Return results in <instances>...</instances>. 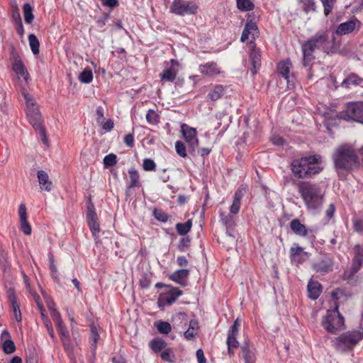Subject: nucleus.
<instances>
[{
    "mask_svg": "<svg viewBox=\"0 0 363 363\" xmlns=\"http://www.w3.org/2000/svg\"><path fill=\"white\" fill-rule=\"evenodd\" d=\"M331 296L334 300L335 308L327 311V314L323 318L322 323L327 331L335 333L337 331L342 329L344 326V318L339 313L338 308L340 304L347 300V296L339 289L334 290Z\"/></svg>",
    "mask_w": 363,
    "mask_h": 363,
    "instance_id": "nucleus-1",
    "label": "nucleus"
},
{
    "mask_svg": "<svg viewBox=\"0 0 363 363\" xmlns=\"http://www.w3.org/2000/svg\"><path fill=\"white\" fill-rule=\"evenodd\" d=\"M242 357L245 359V363L255 362V355L247 347H242Z\"/></svg>",
    "mask_w": 363,
    "mask_h": 363,
    "instance_id": "nucleus-40",
    "label": "nucleus"
},
{
    "mask_svg": "<svg viewBox=\"0 0 363 363\" xmlns=\"http://www.w3.org/2000/svg\"><path fill=\"white\" fill-rule=\"evenodd\" d=\"M236 335H228V351L230 354H233V350L238 347V342L236 340Z\"/></svg>",
    "mask_w": 363,
    "mask_h": 363,
    "instance_id": "nucleus-38",
    "label": "nucleus"
},
{
    "mask_svg": "<svg viewBox=\"0 0 363 363\" xmlns=\"http://www.w3.org/2000/svg\"><path fill=\"white\" fill-rule=\"evenodd\" d=\"M196 357L199 363H206V358L202 350L199 349L196 351Z\"/></svg>",
    "mask_w": 363,
    "mask_h": 363,
    "instance_id": "nucleus-60",
    "label": "nucleus"
},
{
    "mask_svg": "<svg viewBox=\"0 0 363 363\" xmlns=\"http://www.w3.org/2000/svg\"><path fill=\"white\" fill-rule=\"evenodd\" d=\"M342 85L345 87H350L352 85H361L363 86V79L358 77L355 74H352L343 80Z\"/></svg>",
    "mask_w": 363,
    "mask_h": 363,
    "instance_id": "nucleus-27",
    "label": "nucleus"
},
{
    "mask_svg": "<svg viewBox=\"0 0 363 363\" xmlns=\"http://www.w3.org/2000/svg\"><path fill=\"white\" fill-rule=\"evenodd\" d=\"M181 132L184 136L185 142L188 145L189 151L194 152L199 147V139L197 138L196 130L186 124H182L181 125Z\"/></svg>",
    "mask_w": 363,
    "mask_h": 363,
    "instance_id": "nucleus-10",
    "label": "nucleus"
},
{
    "mask_svg": "<svg viewBox=\"0 0 363 363\" xmlns=\"http://www.w3.org/2000/svg\"><path fill=\"white\" fill-rule=\"evenodd\" d=\"M302 252L303 249L299 246H296L291 248V254L293 257L299 255Z\"/></svg>",
    "mask_w": 363,
    "mask_h": 363,
    "instance_id": "nucleus-61",
    "label": "nucleus"
},
{
    "mask_svg": "<svg viewBox=\"0 0 363 363\" xmlns=\"http://www.w3.org/2000/svg\"><path fill=\"white\" fill-rule=\"evenodd\" d=\"M12 67L13 70L16 74L22 77L26 83L29 81V73L28 72L26 67L24 66L21 59L17 55L13 56L12 58Z\"/></svg>",
    "mask_w": 363,
    "mask_h": 363,
    "instance_id": "nucleus-15",
    "label": "nucleus"
},
{
    "mask_svg": "<svg viewBox=\"0 0 363 363\" xmlns=\"http://www.w3.org/2000/svg\"><path fill=\"white\" fill-rule=\"evenodd\" d=\"M354 28L355 22L353 21H350L340 24L336 29V33L340 35H346L353 31Z\"/></svg>",
    "mask_w": 363,
    "mask_h": 363,
    "instance_id": "nucleus-26",
    "label": "nucleus"
},
{
    "mask_svg": "<svg viewBox=\"0 0 363 363\" xmlns=\"http://www.w3.org/2000/svg\"><path fill=\"white\" fill-rule=\"evenodd\" d=\"M97 115V122L101 123L104 120V109L101 106H99L96 111Z\"/></svg>",
    "mask_w": 363,
    "mask_h": 363,
    "instance_id": "nucleus-62",
    "label": "nucleus"
},
{
    "mask_svg": "<svg viewBox=\"0 0 363 363\" xmlns=\"http://www.w3.org/2000/svg\"><path fill=\"white\" fill-rule=\"evenodd\" d=\"M308 291L309 297L313 299H317L321 292V285L317 281L311 280L308 284Z\"/></svg>",
    "mask_w": 363,
    "mask_h": 363,
    "instance_id": "nucleus-24",
    "label": "nucleus"
},
{
    "mask_svg": "<svg viewBox=\"0 0 363 363\" xmlns=\"http://www.w3.org/2000/svg\"><path fill=\"white\" fill-rule=\"evenodd\" d=\"M37 177L41 190L50 191L52 189V182L50 179L48 174L43 170H39Z\"/></svg>",
    "mask_w": 363,
    "mask_h": 363,
    "instance_id": "nucleus-22",
    "label": "nucleus"
},
{
    "mask_svg": "<svg viewBox=\"0 0 363 363\" xmlns=\"http://www.w3.org/2000/svg\"><path fill=\"white\" fill-rule=\"evenodd\" d=\"M245 191V189H240L235 192L233 202L230 208L231 214H236L239 212L240 208V201L244 196Z\"/></svg>",
    "mask_w": 363,
    "mask_h": 363,
    "instance_id": "nucleus-25",
    "label": "nucleus"
},
{
    "mask_svg": "<svg viewBox=\"0 0 363 363\" xmlns=\"http://www.w3.org/2000/svg\"><path fill=\"white\" fill-rule=\"evenodd\" d=\"M88 225L94 237H98V234L100 232L99 223H98V220L88 223Z\"/></svg>",
    "mask_w": 363,
    "mask_h": 363,
    "instance_id": "nucleus-50",
    "label": "nucleus"
},
{
    "mask_svg": "<svg viewBox=\"0 0 363 363\" xmlns=\"http://www.w3.org/2000/svg\"><path fill=\"white\" fill-rule=\"evenodd\" d=\"M170 63L171 67L165 68L160 74V78L162 81L173 82L179 72V62L174 60H171Z\"/></svg>",
    "mask_w": 363,
    "mask_h": 363,
    "instance_id": "nucleus-16",
    "label": "nucleus"
},
{
    "mask_svg": "<svg viewBox=\"0 0 363 363\" xmlns=\"http://www.w3.org/2000/svg\"><path fill=\"white\" fill-rule=\"evenodd\" d=\"M333 259L329 257H325L313 264V269L317 272L328 273L332 271Z\"/></svg>",
    "mask_w": 363,
    "mask_h": 363,
    "instance_id": "nucleus-19",
    "label": "nucleus"
},
{
    "mask_svg": "<svg viewBox=\"0 0 363 363\" xmlns=\"http://www.w3.org/2000/svg\"><path fill=\"white\" fill-rule=\"evenodd\" d=\"M291 67V63L289 60L281 62L278 65L279 72L287 80L288 82Z\"/></svg>",
    "mask_w": 363,
    "mask_h": 363,
    "instance_id": "nucleus-30",
    "label": "nucleus"
},
{
    "mask_svg": "<svg viewBox=\"0 0 363 363\" xmlns=\"http://www.w3.org/2000/svg\"><path fill=\"white\" fill-rule=\"evenodd\" d=\"M49 262H50V269L52 273V275L54 278H56L57 274V267L55 264L54 257L52 254L49 255Z\"/></svg>",
    "mask_w": 363,
    "mask_h": 363,
    "instance_id": "nucleus-53",
    "label": "nucleus"
},
{
    "mask_svg": "<svg viewBox=\"0 0 363 363\" xmlns=\"http://www.w3.org/2000/svg\"><path fill=\"white\" fill-rule=\"evenodd\" d=\"M117 162V157L114 154H109L104 158V164L106 167L113 166Z\"/></svg>",
    "mask_w": 363,
    "mask_h": 363,
    "instance_id": "nucleus-47",
    "label": "nucleus"
},
{
    "mask_svg": "<svg viewBox=\"0 0 363 363\" xmlns=\"http://www.w3.org/2000/svg\"><path fill=\"white\" fill-rule=\"evenodd\" d=\"M220 220L222 223L226 227H230L233 225V220L231 216H226L224 213H220Z\"/></svg>",
    "mask_w": 363,
    "mask_h": 363,
    "instance_id": "nucleus-52",
    "label": "nucleus"
},
{
    "mask_svg": "<svg viewBox=\"0 0 363 363\" xmlns=\"http://www.w3.org/2000/svg\"><path fill=\"white\" fill-rule=\"evenodd\" d=\"M18 216L21 230L27 235H30L32 229L28 221L27 211L24 203H21L19 206Z\"/></svg>",
    "mask_w": 363,
    "mask_h": 363,
    "instance_id": "nucleus-18",
    "label": "nucleus"
},
{
    "mask_svg": "<svg viewBox=\"0 0 363 363\" xmlns=\"http://www.w3.org/2000/svg\"><path fill=\"white\" fill-rule=\"evenodd\" d=\"M28 41L33 53L38 55L39 53L40 43L37 37L34 34H30L28 35Z\"/></svg>",
    "mask_w": 363,
    "mask_h": 363,
    "instance_id": "nucleus-34",
    "label": "nucleus"
},
{
    "mask_svg": "<svg viewBox=\"0 0 363 363\" xmlns=\"http://www.w3.org/2000/svg\"><path fill=\"white\" fill-rule=\"evenodd\" d=\"M333 161L335 168L351 172L359 166V157L353 146L350 144H342L337 146L333 153Z\"/></svg>",
    "mask_w": 363,
    "mask_h": 363,
    "instance_id": "nucleus-2",
    "label": "nucleus"
},
{
    "mask_svg": "<svg viewBox=\"0 0 363 363\" xmlns=\"http://www.w3.org/2000/svg\"><path fill=\"white\" fill-rule=\"evenodd\" d=\"M104 6L115 7L118 4V0H102Z\"/></svg>",
    "mask_w": 363,
    "mask_h": 363,
    "instance_id": "nucleus-64",
    "label": "nucleus"
},
{
    "mask_svg": "<svg viewBox=\"0 0 363 363\" xmlns=\"http://www.w3.org/2000/svg\"><path fill=\"white\" fill-rule=\"evenodd\" d=\"M320 160L321 157L318 155L294 160L291 162V170L298 178L310 177L322 171Z\"/></svg>",
    "mask_w": 363,
    "mask_h": 363,
    "instance_id": "nucleus-3",
    "label": "nucleus"
},
{
    "mask_svg": "<svg viewBox=\"0 0 363 363\" xmlns=\"http://www.w3.org/2000/svg\"><path fill=\"white\" fill-rule=\"evenodd\" d=\"M362 339L363 330L348 331L334 339L332 344L337 350L344 352L352 349Z\"/></svg>",
    "mask_w": 363,
    "mask_h": 363,
    "instance_id": "nucleus-7",
    "label": "nucleus"
},
{
    "mask_svg": "<svg viewBox=\"0 0 363 363\" xmlns=\"http://www.w3.org/2000/svg\"><path fill=\"white\" fill-rule=\"evenodd\" d=\"M323 6L324 14L328 16L333 11L337 0H320Z\"/></svg>",
    "mask_w": 363,
    "mask_h": 363,
    "instance_id": "nucleus-36",
    "label": "nucleus"
},
{
    "mask_svg": "<svg viewBox=\"0 0 363 363\" xmlns=\"http://www.w3.org/2000/svg\"><path fill=\"white\" fill-rule=\"evenodd\" d=\"M192 227V220L189 219L186 222L178 223L176 225V230L177 233L181 235H184L187 234L191 229Z\"/></svg>",
    "mask_w": 363,
    "mask_h": 363,
    "instance_id": "nucleus-31",
    "label": "nucleus"
},
{
    "mask_svg": "<svg viewBox=\"0 0 363 363\" xmlns=\"http://www.w3.org/2000/svg\"><path fill=\"white\" fill-rule=\"evenodd\" d=\"M93 79V74L90 69H84L79 75V80L82 83L89 84Z\"/></svg>",
    "mask_w": 363,
    "mask_h": 363,
    "instance_id": "nucleus-35",
    "label": "nucleus"
},
{
    "mask_svg": "<svg viewBox=\"0 0 363 363\" xmlns=\"http://www.w3.org/2000/svg\"><path fill=\"white\" fill-rule=\"evenodd\" d=\"M52 319L55 322L57 330L60 335V338L66 348H68L69 345V332L66 328V326L63 324L61 315L59 312H53L52 313Z\"/></svg>",
    "mask_w": 363,
    "mask_h": 363,
    "instance_id": "nucleus-13",
    "label": "nucleus"
},
{
    "mask_svg": "<svg viewBox=\"0 0 363 363\" xmlns=\"http://www.w3.org/2000/svg\"><path fill=\"white\" fill-rule=\"evenodd\" d=\"M167 287L169 288L168 291L161 294L158 298L157 304L160 308L171 306L182 294V291L177 288L169 286Z\"/></svg>",
    "mask_w": 363,
    "mask_h": 363,
    "instance_id": "nucleus-11",
    "label": "nucleus"
},
{
    "mask_svg": "<svg viewBox=\"0 0 363 363\" xmlns=\"http://www.w3.org/2000/svg\"><path fill=\"white\" fill-rule=\"evenodd\" d=\"M199 71L203 75L215 77L223 73L220 67L214 62H208L199 65Z\"/></svg>",
    "mask_w": 363,
    "mask_h": 363,
    "instance_id": "nucleus-17",
    "label": "nucleus"
},
{
    "mask_svg": "<svg viewBox=\"0 0 363 363\" xmlns=\"http://www.w3.org/2000/svg\"><path fill=\"white\" fill-rule=\"evenodd\" d=\"M354 228L357 232H359V233L363 232V220H355L354 221Z\"/></svg>",
    "mask_w": 363,
    "mask_h": 363,
    "instance_id": "nucleus-59",
    "label": "nucleus"
},
{
    "mask_svg": "<svg viewBox=\"0 0 363 363\" xmlns=\"http://www.w3.org/2000/svg\"><path fill=\"white\" fill-rule=\"evenodd\" d=\"M16 350L14 342L11 340L8 339L3 343V350L6 354H11Z\"/></svg>",
    "mask_w": 363,
    "mask_h": 363,
    "instance_id": "nucleus-46",
    "label": "nucleus"
},
{
    "mask_svg": "<svg viewBox=\"0 0 363 363\" xmlns=\"http://www.w3.org/2000/svg\"><path fill=\"white\" fill-rule=\"evenodd\" d=\"M198 334L197 331L191 330L189 328L184 332V337L187 340H192Z\"/></svg>",
    "mask_w": 363,
    "mask_h": 363,
    "instance_id": "nucleus-58",
    "label": "nucleus"
},
{
    "mask_svg": "<svg viewBox=\"0 0 363 363\" xmlns=\"http://www.w3.org/2000/svg\"><path fill=\"white\" fill-rule=\"evenodd\" d=\"M190 239L189 237L182 238L179 243L178 247L181 251H184L185 249L189 245Z\"/></svg>",
    "mask_w": 363,
    "mask_h": 363,
    "instance_id": "nucleus-54",
    "label": "nucleus"
},
{
    "mask_svg": "<svg viewBox=\"0 0 363 363\" xmlns=\"http://www.w3.org/2000/svg\"><path fill=\"white\" fill-rule=\"evenodd\" d=\"M128 173L130 175V180L128 187L133 188V187L138 186V184L139 183V174H138V172L135 169H130L128 171Z\"/></svg>",
    "mask_w": 363,
    "mask_h": 363,
    "instance_id": "nucleus-41",
    "label": "nucleus"
},
{
    "mask_svg": "<svg viewBox=\"0 0 363 363\" xmlns=\"http://www.w3.org/2000/svg\"><path fill=\"white\" fill-rule=\"evenodd\" d=\"M224 93V87L222 85H216L213 86L208 94V98L211 101H216L219 99Z\"/></svg>",
    "mask_w": 363,
    "mask_h": 363,
    "instance_id": "nucleus-29",
    "label": "nucleus"
},
{
    "mask_svg": "<svg viewBox=\"0 0 363 363\" xmlns=\"http://www.w3.org/2000/svg\"><path fill=\"white\" fill-rule=\"evenodd\" d=\"M156 167L155 163L152 160L145 159L143 160V168L146 171L154 170Z\"/></svg>",
    "mask_w": 363,
    "mask_h": 363,
    "instance_id": "nucleus-51",
    "label": "nucleus"
},
{
    "mask_svg": "<svg viewBox=\"0 0 363 363\" xmlns=\"http://www.w3.org/2000/svg\"><path fill=\"white\" fill-rule=\"evenodd\" d=\"M161 358L167 362L172 363L174 362V354L172 352V350L169 348L165 349L162 353H161Z\"/></svg>",
    "mask_w": 363,
    "mask_h": 363,
    "instance_id": "nucleus-43",
    "label": "nucleus"
},
{
    "mask_svg": "<svg viewBox=\"0 0 363 363\" xmlns=\"http://www.w3.org/2000/svg\"><path fill=\"white\" fill-rule=\"evenodd\" d=\"M258 34L259 29L256 23L252 20L247 21L242 31L240 40L242 42H246L247 40L252 41Z\"/></svg>",
    "mask_w": 363,
    "mask_h": 363,
    "instance_id": "nucleus-14",
    "label": "nucleus"
},
{
    "mask_svg": "<svg viewBox=\"0 0 363 363\" xmlns=\"http://www.w3.org/2000/svg\"><path fill=\"white\" fill-rule=\"evenodd\" d=\"M352 265L350 269L349 277H352L357 272L359 271L363 265V246L360 245H356L352 249Z\"/></svg>",
    "mask_w": 363,
    "mask_h": 363,
    "instance_id": "nucleus-12",
    "label": "nucleus"
},
{
    "mask_svg": "<svg viewBox=\"0 0 363 363\" xmlns=\"http://www.w3.org/2000/svg\"><path fill=\"white\" fill-rule=\"evenodd\" d=\"M155 218L161 222H167L168 220V215L162 210L155 209L153 211Z\"/></svg>",
    "mask_w": 363,
    "mask_h": 363,
    "instance_id": "nucleus-49",
    "label": "nucleus"
},
{
    "mask_svg": "<svg viewBox=\"0 0 363 363\" xmlns=\"http://www.w3.org/2000/svg\"><path fill=\"white\" fill-rule=\"evenodd\" d=\"M237 7L241 11H249L254 9L255 4L252 0H237Z\"/></svg>",
    "mask_w": 363,
    "mask_h": 363,
    "instance_id": "nucleus-32",
    "label": "nucleus"
},
{
    "mask_svg": "<svg viewBox=\"0 0 363 363\" xmlns=\"http://www.w3.org/2000/svg\"><path fill=\"white\" fill-rule=\"evenodd\" d=\"M291 230L297 235L305 237L308 234L306 227L299 220L294 219L290 223Z\"/></svg>",
    "mask_w": 363,
    "mask_h": 363,
    "instance_id": "nucleus-23",
    "label": "nucleus"
},
{
    "mask_svg": "<svg viewBox=\"0 0 363 363\" xmlns=\"http://www.w3.org/2000/svg\"><path fill=\"white\" fill-rule=\"evenodd\" d=\"M344 118L363 124V101L348 103L345 111Z\"/></svg>",
    "mask_w": 363,
    "mask_h": 363,
    "instance_id": "nucleus-9",
    "label": "nucleus"
},
{
    "mask_svg": "<svg viewBox=\"0 0 363 363\" xmlns=\"http://www.w3.org/2000/svg\"><path fill=\"white\" fill-rule=\"evenodd\" d=\"M159 116L158 114L152 109H150L146 114L147 121L151 124L155 125L158 123Z\"/></svg>",
    "mask_w": 363,
    "mask_h": 363,
    "instance_id": "nucleus-44",
    "label": "nucleus"
},
{
    "mask_svg": "<svg viewBox=\"0 0 363 363\" xmlns=\"http://www.w3.org/2000/svg\"><path fill=\"white\" fill-rule=\"evenodd\" d=\"M250 71L254 75L261 66V54L259 50L253 48L250 54Z\"/></svg>",
    "mask_w": 363,
    "mask_h": 363,
    "instance_id": "nucleus-21",
    "label": "nucleus"
},
{
    "mask_svg": "<svg viewBox=\"0 0 363 363\" xmlns=\"http://www.w3.org/2000/svg\"><path fill=\"white\" fill-rule=\"evenodd\" d=\"M86 218H87L88 223L98 220V218H97V215H96V213L94 209V206L91 203L87 206Z\"/></svg>",
    "mask_w": 363,
    "mask_h": 363,
    "instance_id": "nucleus-42",
    "label": "nucleus"
},
{
    "mask_svg": "<svg viewBox=\"0 0 363 363\" xmlns=\"http://www.w3.org/2000/svg\"><path fill=\"white\" fill-rule=\"evenodd\" d=\"M103 128V129L110 131L113 128V122L111 119L106 120L105 122L103 121H101V123H99Z\"/></svg>",
    "mask_w": 363,
    "mask_h": 363,
    "instance_id": "nucleus-55",
    "label": "nucleus"
},
{
    "mask_svg": "<svg viewBox=\"0 0 363 363\" xmlns=\"http://www.w3.org/2000/svg\"><path fill=\"white\" fill-rule=\"evenodd\" d=\"M199 6L194 1L173 0L169 8L171 13L177 16L196 15L198 13Z\"/></svg>",
    "mask_w": 363,
    "mask_h": 363,
    "instance_id": "nucleus-8",
    "label": "nucleus"
},
{
    "mask_svg": "<svg viewBox=\"0 0 363 363\" xmlns=\"http://www.w3.org/2000/svg\"><path fill=\"white\" fill-rule=\"evenodd\" d=\"M150 346L154 352H158L165 347L166 343L164 340L157 338L150 342Z\"/></svg>",
    "mask_w": 363,
    "mask_h": 363,
    "instance_id": "nucleus-37",
    "label": "nucleus"
},
{
    "mask_svg": "<svg viewBox=\"0 0 363 363\" xmlns=\"http://www.w3.org/2000/svg\"><path fill=\"white\" fill-rule=\"evenodd\" d=\"M177 262L180 267H185L188 264V260L184 256H179L177 257Z\"/></svg>",
    "mask_w": 363,
    "mask_h": 363,
    "instance_id": "nucleus-63",
    "label": "nucleus"
},
{
    "mask_svg": "<svg viewBox=\"0 0 363 363\" xmlns=\"http://www.w3.org/2000/svg\"><path fill=\"white\" fill-rule=\"evenodd\" d=\"M124 143L125 144L130 147H133L134 146V135L133 133L127 134L124 137Z\"/></svg>",
    "mask_w": 363,
    "mask_h": 363,
    "instance_id": "nucleus-56",
    "label": "nucleus"
},
{
    "mask_svg": "<svg viewBox=\"0 0 363 363\" xmlns=\"http://www.w3.org/2000/svg\"><path fill=\"white\" fill-rule=\"evenodd\" d=\"M99 339V335L98 334L97 328L94 325L91 326V340L92 342L91 346L93 350H96V344Z\"/></svg>",
    "mask_w": 363,
    "mask_h": 363,
    "instance_id": "nucleus-45",
    "label": "nucleus"
},
{
    "mask_svg": "<svg viewBox=\"0 0 363 363\" xmlns=\"http://www.w3.org/2000/svg\"><path fill=\"white\" fill-rule=\"evenodd\" d=\"M23 16L26 23H31L33 21L34 16L33 14V9L29 4L23 5Z\"/></svg>",
    "mask_w": 363,
    "mask_h": 363,
    "instance_id": "nucleus-33",
    "label": "nucleus"
},
{
    "mask_svg": "<svg viewBox=\"0 0 363 363\" xmlns=\"http://www.w3.org/2000/svg\"><path fill=\"white\" fill-rule=\"evenodd\" d=\"M26 100V114L29 122L38 133L42 142L48 145V137L43 125L41 114L33 96L27 92H23Z\"/></svg>",
    "mask_w": 363,
    "mask_h": 363,
    "instance_id": "nucleus-4",
    "label": "nucleus"
},
{
    "mask_svg": "<svg viewBox=\"0 0 363 363\" xmlns=\"http://www.w3.org/2000/svg\"><path fill=\"white\" fill-rule=\"evenodd\" d=\"M240 325V324L239 323L238 319H236L233 326L231 327V329L228 331V335H238Z\"/></svg>",
    "mask_w": 363,
    "mask_h": 363,
    "instance_id": "nucleus-57",
    "label": "nucleus"
},
{
    "mask_svg": "<svg viewBox=\"0 0 363 363\" xmlns=\"http://www.w3.org/2000/svg\"><path fill=\"white\" fill-rule=\"evenodd\" d=\"M155 326L158 331L162 334H168L172 330V326L168 322L159 321L155 323Z\"/></svg>",
    "mask_w": 363,
    "mask_h": 363,
    "instance_id": "nucleus-39",
    "label": "nucleus"
},
{
    "mask_svg": "<svg viewBox=\"0 0 363 363\" xmlns=\"http://www.w3.org/2000/svg\"><path fill=\"white\" fill-rule=\"evenodd\" d=\"M328 41V35L327 33L319 31L302 45L303 65L304 67H307L314 60L313 52L317 49L322 48Z\"/></svg>",
    "mask_w": 363,
    "mask_h": 363,
    "instance_id": "nucleus-6",
    "label": "nucleus"
},
{
    "mask_svg": "<svg viewBox=\"0 0 363 363\" xmlns=\"http://www.w3.org/2000/svg\"><path fill=\"white\" fill-rule=\"evenodd\" d=\"M298 192L308 208L318 209L323 205V195L315 184L309 182H301Z\"/></svg>",
    "mask_w": 363,
    "mask_h": 363,
    "instance_id": "nucleus-5",
    "label": "nucleus"
},
{
    "mask_svg": "<svg viewBox=\"0 0 363 363\" xmlns=\"http://www.w3.org/2000/svg\"><path fill=\"white\" fill-rule=\"evenodd\" d=\"M9 300L11 303L13 313L15 319L18 322H21L22 320L21 313L19 308V306L16 301V297L14 294L12 293L9 295Z\"/></svg>",
    "mask_w": 363,
    "mask_h": 363,
    "instance_id": "nucleus-28",
    "label": "nucleus"
},
{
    "mask_svg": "<svg viewBox=\"0 0 363 363\" xmlns=\"http://www.w3.org/2000/svg\"><path fill=\"white\" fill-rule=\"evenodd\" d=\"M189 275V269H178L169 276V279L175 283L181 285L186 286L187 284V279Z\"/></svg>",
    "mask_w": 363,
    "mask_h": 363,
    "instance_id": "nucleus-20",
    "label": "nucleus"
},
{
    "mask_svg": "<svg viewBox=\"0 0 363 363\" xmlns=\"http://www.w3.org/2000/svg\"><path fill=\"white\" fill-rule=\"evenodd\" d=\"M175 150L177 153L182 157H186L187 156L186 147L184 144L181 141H177L175 143Z\"/></svg>",
    "mask_w": 363,
    "mask_h": 363,
    "instance_id": "nucleus-48",
    "label": "nucleus"
}]
</instances>
